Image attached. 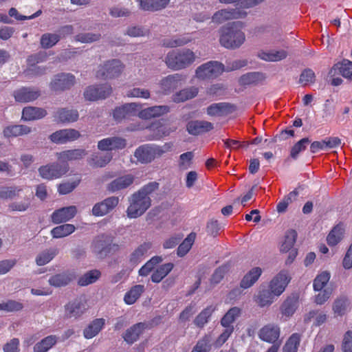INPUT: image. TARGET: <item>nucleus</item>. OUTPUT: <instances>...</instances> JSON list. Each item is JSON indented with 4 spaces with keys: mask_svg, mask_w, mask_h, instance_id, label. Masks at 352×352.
<instances>
[{
    "mask_svg": "<svg viewBox=\"0 0 352 352\" xmlns=\"http://www.w3.org/2000/svg\"><path fill=\"white\" fill-rule=\"evenodd\" d=\"M280 336V329L277 325L269 324L261 329L259 338L269 343L276 342Z\"/></svg>",
    "mask_w": 352,
    "mask_h": 352,
    "instance_id": "23",
    "label": "nucleus"
},
{
    "mask_svg": "<svg viewBox=\"0 0 352 352\" xmlns=\"http://www.w3.org/2000/svg\"><path fill=\"white\" fill-rule=\"evenodd\" d=\"M241 309L236 307L230 309L221 320V325L225 328L234 327L232 323L239 317Z\"/></svg>",
    "mask_w": 352,
    "mask_h": 352,
    "instance_id": "48",
    "label": "nucleus"
},
{
    "mask_svg": "<svg viewBox=\"0 0 352 352\" xmlns=\"http://www.w3.org/2000/svg\"><path fill=\"white\" fill-rule=\"evenodd\" d=\"M174 265L172 263H167L160 265L153 272L151 279L152 282L158 283L161 282L173 269Z\"/></svg>",
    "mask_w": 352,
    "mask_h": 352,
    "instance_id": "36",
    "label": "nucleus"
},
{
    "mask_svg": "<svg viewBox=\"0 0 352 352\" xmlns=\"http://www.w3.org/2000/svg\"><path fill=\"white\" fill-rule=\"evenodd\" d=\"M297 238V232L294 230H288L285 236L283 242L280 245V251L287 252L289 250H294L293 247L296 243Z\"/></svg>",
    "mask_w": 352,
    "mask_h": 352,
    "instance_id": "50",
    "label": "nucleus"
},
{
    "mask_svg": "<svg viewBox=\"0 0 352 352\" xmlns=\"http://www.w3.org/2000/svg\"><path fill=\"white\" fill-rule=\"evenodd\" d=\"M182 80L183 77L181 74H171L162 78L160 82V86L164 94H168L176 89Z\"/></svg>",
    "mask_w": 352,
    "mask_h": 352,
    "instance_id": "19",
    "label": "nucleus"
},
{
    "mask_svg": "<svg viewBox=\"0 0 352 352\" xmlns=\"http://www.w3.org/2000/svg\"><path fill=\"white\" fill-rule=\"evenodd\" d=\"M58 251L55 248H50L40 252L36 257L35 261L37 265L43 266L49 263L57 254Z\"/></svg>",
    "mask_w": 352,
    "mask_h": 352,
    "instance_id": "46",
    "label": "nucleus"
},
{
    "mask_svg": "<svg viewBox=\"0 0 352 352\" xmlns=\"http://www.w3.org/2000/svg\"><path fill=\"white\" fill-rule=\"evenodd\" d=\"M31 128L23 124H11L6 126L3 130L4 138L10 139L28 135L31 133Z\"/></svg>",
    "mask_w": 352,
    "mask_h": 352,
    "instance_id": "27",
    "label": "nucleus"
},
{
    "mask_svg": "<svg viewBox=\"0 0 352 352\" xmlns=\"http://www.w3.org/2000/svg\"><path fill=\"white\" fill-rule=\"evenodd\" d=\"M100 275L101 273L98 270H90L78 279V283L80 286H87L95 283L100 277Z\"/></svg>",
    "mask_w": 352,
    "mask_h": 352,
    "instance_id": "52",
    "label": "nucleus"
},
{
    "mask_svg": "<svg viewBox=\"0 0 352 352\" xmlns=\"http://www.w3.org/2000/svg\"><path fill=\"white\" fill-rule=\"evenodd\" d=\"M316 75L314 71L311 69H304L300 75L299 78V83L302 84L304 86H306L309 84H312L315 82Z\"/></svg>",
    "mask_w": 352,
    "mask_h": 352,
    "instance_id": "62",
    "label": "nucleus"
},
{
    "mask_svg": "<svg viewBox=\"0 0 352 352\" xmlns=\"http://www.w3.org/2000/svg\"><path fill=\"white\" fill-rule=\"evenodd\" d=\"M87 155V151L85 149L78 148L74 150H67L60 153H57L58 160L63 164H67V161L77 160L82 159Z\"/></svg>",
    "mask_w": 352,
    "mask_h": 352,
    "instance_id": "30",
    "label": "nucleus"
},
{
    "mask_svg": "<svg viewBox=\"0 0 352 352\" xmlns=\"http://www.w3.org/2000/svg\"><path fill=\"white\" fill-rule=\"evenodd\" d=\"M291 280V276L287 270L280 271L270 282V289L276 296H280Z\"/></svg>",
    "mask_w": 352,
    "mask_h": 352,
    "instance_id": "11",
    "label": "nucleus"
},
{
    "mask_svg": "<svg viewBox=\"0 0 352 352\" xmlns=\"http://www.w3.org/2000/svg\"><path fill=\"white\" fill-rule=\"evenodd\" d=\"M118 246L113 243L111 237L106 235L98 236L92 242L91 249L94 254L100 258L106 257L112 251L118 249Z\"/></svg>",
    "mask_w": 352,
    "mask_h": 352,
    "instance_id": "7",
    "label": "nucleus"
},
{
    "mask_svg": "<svg viewBox=\"0 0 352 352\" xmlns=\"http://www.w3.org/2000/svg\"><path fill=\"white\" fill-rule=\"evenodd\" d=\"M68 170L67 164L52 163L41 166L38 170L43 179L52 180L62 177Z\"/></svg>",
    "mask_w": 352,
    "mask_h": 352,
    "instance_id": "8",
    "label": "nucleus"
},
{
    "mask_svg": "<svg viewBox=\"0 0 352 352\" xmlns=\"http://www.w3.org/2000/svg\"><path fill=\"white\" fill-rule=\"evenodd\" d=\"M125 65L119 59H111L100 64L96 71V77L104 80L118 78L124 70Z\"/></svg>",
    "mask_w": 352,
    "mask_h": 352,
    "instance_id": "4",
    "label": "nucleus"
},
{
    "mask_svg": "<svg viewBox=\"0 0 352 352\" xmlns=\"http://www.w3.org/2000/svg\"><path fill=\"white\" fill-rule=\"evenodd\" d=\"M192 40V37L189 34H186L182 36L164 38L162 41V45L166 47H176L184 45Z\"/></svg>",
    "mask_w": 352,
    "mask_h": 352,
    "instance_id": "37",
    "label": "nucleus"
},
{
    "mask_svg": "<svg viewBox=\"0 0 352 352\" xmlns=\"http://www.w3.org/2000/svg\"><path fill=\"white\" fill-rule=\"evenodd\" d=\"M126 140L121 137L113 136L104 138L98 142V148L102 151H111L125 148Z\"/></svg>",
    "mask_w": 352,
    "mask_h": 352,
    "instance_id": "14",
    "label": "nucleus"
},
{
    "mask_svg": "<svg viewBox=\"0 0 352 352\" xmlns=\"http://www.w3.org/2000/svg\"><path fill=\"white\" fill-rule=\"evenodd\" d=\"M170 108L167 105H159L148 107L138 113V117L141 119L148 120L155 117H159L169 112Z\"/></svg>",
    "mask_w": 352,
    "mask_h": 352,
    "instance_id": "26",
    "label": "nucleus"
},
{
    "mask_svg": "<svg viewBox=\"0 0 352 352\" xmlns=\"http://www.w3.org/2000/svg\"><path fill=\"white\" fill-rule=\"evenodd\" d=\"M163 261L162 257L160 256H153L139 270V274L142 276H147L155 267Z\"/></svg>",
    "mask_w": 352,
    "mask_h": 352,
    "instance_id": "56",
    "label": "nucleus"
},
{
    "mask_svg": "<svg viewBox=\"0 0 352 352\" xmlns=\"http://www.w3.org/2000/svg\"><path fill=\"white\" fill-rule=\"evenodd\" d=\"M243 23L237 21L221 28L219 42L227 49H237L245 41V33L241 30Z\"/></svg>",
    "mask_w": 352,
    "mask_h": 352,
    "instance_id": "1",
    "label": "nucleus"
},
{
    "mask_svg": "<svg viewBox=\"0 0 352 352\" xmlns=\"http://www.w3.org/2000/svg\"><path fill=\"white\" fill-rule=\"evenodd\" d=\"M105 320L96 318L92 320L83 330V336L86 339H91L96 336L104 328Z\"/></svg>",
    "mask_w": 352,
    "mask_h": 352,
    "instance_id": "31",
    "label": "nucleus"
},
{
    "mask_svg": "<svg viewBox=\"0 0 352 352\" xmlns=\"http://www.w3.org/2000/svg\"><path fill=\"white\" fill-rule=\"evenodd\" d=\"M75 278L76 274L74 272L66 271L51 276L48 280V283L51 286L60 287L66 286Z\"/></svg>",
    "mask_w": 352,
    "mask_h": 352,
    "instance_id": "25",
    "label": "nucleus"
},
{
    "mask_svg": "<svg viewBox=\"0 0 352 352\" xmlns=\"http://www.w3.org/2000/svg\"><path fill=\"white\" fill-rule=\"evenodd\" d=\"M349 305V300L346 298L340 297L338 298L335 300L333 306L334 313L339 316L344 315L347 311Z\"/></svg>",
    "mask_w": 352,
    "mask_h": 352,
    "instance_id": "60",
    "label": "nucleus"
},
{
    "mask_svg": "<svg viewBox=\"0 0 352 352\" xmlns=\"http://www.w3.org/2000/svg\"><path fill=\"white\" fill-rule=\"evenodd\" d=\"M134 181L133 175H124L117 177L107 184V190L111 192H115L128 188Z\"/></svg>",
    "mask_w": 352,
    "mask_h": 352,
    "instance_id": "22",
    "label": "nucleus"
},
{
    "mask_svg": "<svg viewBox=\"0 0 352 352\" xmlns=\"http://www.w3.org/2000/svg\"><path fill=\"white\" fill-rule=\"evenodd\" d=\"M144 292V286L142 285H136L132 287L124 295V302L129 305L134 304Z\"/></svg>",
    "mask_w": 352,
    "mask_h": 352,
    "instance_id": "42",
    "label": "nucleus"
},
{
    "mask_svg": "<svg viewBox=\"0 0 352 352\" xmlns=\"http://www.w3.org/2000/svg\"><path fill=\"white\" fill-rule=\"evenodd\" d=\"M112 93V87L108 83L100 85H91L86 88L84 91V97L87 100L96 101L105 99Z\"/></svg>",
    "mask_w": 352,
    "mask_h": 352,
    "instance_id": "9",
    "label": "nucleus"
},
{
    "mask_svg": "<svg viewBox=\"0 0 352 352\" xmlns=\"http://www.w3.org/2000/svg\"><path fill=\"white\" fill-rule=\"evenodd\" d=\"M46 115L47 111L40 107H26L22 111V118L28 121L38 120L44 118Z\"/></svg>",
    "mask_w": 352,
    "mask_h": 352,
    "instance_id": "35",
    "label": "nucleus"
},
{
    "mask_svg": "<svg viewBox=\"0 0 352 352\" xmlns=\"http://www.w3.org/2000/svg\"><path fill=\"white\" fill-rule=\"evenodd\" d=\"M198 94V89L195 87H190L177 92L173 96V100L175 102H183L188 100L195 98Z\"/></svg>",
    "mask_w": 352,
    "mask_h": 352,
    "instance_id": "38",
    "label": "nucleus"
},
{
    "mask_svg": "<svg viewBox=\"0 0 352 352\" xmlns=\"http://www.w3.org/2000/svg\"><path fill=\"white\" fill-rule=\"evenodd\" d=\"M41 95L40 90L36 87H23L13 92V96L16 102H29L35 100Z\"/></svg>",
    "mask_w": 352,
    "mask_h": 352,
    "instance_id": "16",
    "label": "nucleus"
},
{
    "mask_svg": "<svg viewBox=\"0 0 352 352\" xmlns=\"http://www.w3.org/2000/svg\"><path fill=\"white\" fill-rule=\"evenodd\" d=\"M263 79V75L259 72H249L239 78V84L241 85H250L256 84Z\"/></svg>",
    "mask_w": 352,
    "mask_h": 352,
    "instance_id": "51",
    "label": "nucleus"
},
{
    "mask_svg": "<svg viewBox=\"0 0 352 352\" xmlns=\"http://www.w3.org/2000/svg\"><path fill=\"white\" fill-rule=\"evenodd\" d=\"M248 12L239 8L221 9L216 12L212 16L213 23L221 24L226 21L237 19H244Z\"/></svg>",
    "mask_w": 352,
    "mask_h": 352,
    "instance_id": "10",
    "label": "nucleus"
},
{
    "mask_svg": "<svg viewBox=\"0 0 352 352\" xmlns=\"http://www.w3.org/2000/svg\"><path fill=\"white\" fill-rule=\"evenodd\" d=\"M148 327L146 322H138L127 329L122 336L124 340L129 344L135 342L142 334L144 331Z\"/></svg>",
    "mask_w": 352,
    "mask_h": 352,
    "instance_id": "20",
    "label": "nucleus"
},
{
    "mask_svg": "<svg viewBox=\"0 0 352 352\" xmlns=\"http://www.w3.org/2000/svg\"><path fill=\"white\" fill-rule=\"evenodd\" d=\"M194 157L193 153L188 151L179 156L178 166L181 170H187L190 167L192 160Z\"/></svg>",
    "mask_w": 352,
    "mask_h": 352,
    "instance_id": "63",
    "label": "nucleus"
},
{
    "mask_svg": "<svg viewBox=\"0 0 352 352\" xmlns=\"http://www.w3.org/2000/svg\"><path fill=\"white\" fill-rule=\"evenodd\" d=\"M275 294L270 289H263L258 292L256 302L261 307L269 306L274 302Z\"/></svg>",
    "mask_w": 352,
    "mask_h": 352,
    "instance_id": "41",
    "label": "nucleus"
},
{
    "mask_svg": "<svg viewBox=\"0 0 352 352\" xmlns=\"http://www.w3.org/2000/svg\"><path fill=\"white\" fill-rule=\"evenodd\" d=\"M58 341L56 336H48L37 342L34 346V352H47L50 350Z\"/></svg>",
    "mask_w": 352,
    "mask_h": 352,
    "instance_id": "43",
    "label": "nucleus"
},
{
    "mask_svg": "<svg viewBox=\"0 0 352 352\" xmlns=\"http://www.w3.org/2000/svg\"><path fill=\"white\" fill-rule=\"evenodd\" d=\"M119 203V198L118 197H109L101 202L96 204L92 208V214L96 217H102L113 208H115Z\"/></svg>",
    "mask_w": 352,
    "mask_h": 352,
    "instance_id": "15",
    "label": "nucleus"
},
{
    "mask_svg": "<svg viewBox=\"0 0 352 352\" xmlns=\"http://www.w3.org/2000/svg\"><path fill=\"white\" fill-rule=\"evenodd\" d=\"M151 198L142 197L137 192L134 193L126 210L128 217L134 219L140 217L151 206Z\"/></svg>",
    "mask_w": 352,
    "mask_h": 352,
    "instance_id": "5",
    "label": "nucleus"
},
{
    "mask_svg": "<svg viewBox=\"0 0 352 352\" xmlns=\"http://www.w3.org/2000/svg\"><path fill=\"white\" fill-rule=\"evenodd\" d=\"M112 159L111 153H96L92 155L89 164L94 167H104Z\"/></svg>",
    "mask_w": 352,
    "mask_h": 352,
    "instance_id": "47",
    "label": "nucleus"
},
{
    "mask_svg": "<svg viewBox=\"0 0 352 352\" xmlns=\"http://www.w3.org/2000/svg\"><path fill=\"white\" fill-rule=\"evenodd\" d=\"M31 202V199L26 197L21 201H14L10 204L8 209L11 211L25 212L30 207Z\"/></svg>",
    "mask_w": 352,
    "mask_h": 352,
    "instance_id": "59",
    "label": "nucleus"
},
{
    "mask_svg": "<svg viewBox=\"0 0 352 352\" xmlns=\"http://www.w3.org/2000/svg\"><path fill=\"white\" fill-rule=\"evenodd\" d=\"M22 188L19 186H0V198L12 199L19 195Z\"/></svg>",
    "mask_w": 352,
    "mask_h": 352,
    "instance_id": "55",
    "label": "nucleus"
},
{
    "mask_svg": "<svg viewBox=\"0 0 352 352\" xmlns=\"http://www.w3.org/2000/svg\"><path fill=\"white\" fill-rule=\"evenodd\" d=\"M75 230L76 228L74 225L65 223L54 228L50 232L53 238L59 239L67 236Z\"/></svg>",
    "mask_w": 352,
    "mask_h": 352,
    "instance_id": "45",
    "label": "nucleus"
},
{
    "mask_svg": "<svg viewBox=\"0 0 352 352\" xmlns=\"http://www.w3.org/2000/svg\"><path fill=\"white\" fill-rule=\"evenodd\" d=\"M80 133L74 129H65L58 130L50 136V140L58 144H65L77 140L80 137Z\"/></svg>",
    "mask_w": 352,
    "mask_h": 352,
    "instance_id": "13",
    "label": "nucleus"
},
{
    "mask_svg": "<svg viewBox=\"0 0 352 352\" xmlns=\"http://www.w3.org/2000/svg\"><path fill=\"white\" fill-rule=\"evenodd\" d=\"M263 271L259 267H255L251 269L242 278L240 285L243 289H248L252 287L261 276Z\"/></svg>",
    "mask_w": 352,
    "mask_h": 352,
    "instance_id": "33",
    "label": "nucleus"
},
{
    "mask_svg": "<svg viewBox=\"0 0 352 352\" xmlns=\"http://www.w3.org/2000/svg\"><path fill=\"white\" fill-rule=\"evenodd\" d=\"M212 342L213 337L212 334H206L197 342L191 352H209Z\"/></svg>",
    "mask_w": 352,
    "mask_h": 352,
    "instance_id": "40",
    "label": "nucleus"
},
{
    "mask_svg": "<svg viewBox=\"0 0 352 352\" xmlns=\"http://www.w3.org/2000/svg\"><path fill=\"white\" fill-rule=\"evenodd\" d=\"M298 307V297L296 295L288 297L281 306V312L286 316H292Z\"/></svg>",
    "mask_w": 352,
    "mask_h": 352,
    "instance_id": "39",
    "label": "nucleus"
},
{
    "mask_svg": "<svg viewBox=\"0 0 352 352\" xmlns=\"http://www.w3.org/2000/svg\"><path fill=\"white\" fill-rule=\"evenodd\" d=\"M336 74H340L344 78L352 80V61L343 60L335 64L329 72V76L333 77Z\"/></svg>",
    "mask_w": 352,
    "mask_h": 352,
    "instance_id": "21",
    "label": "nucleus"
},
{
    "mask_svg": "<svg viewBox=\"0 0 352 352\" xmlns=\"http://www.w3.org/2000/svg\"><path fill=\"white\" fill-rule=\"evenodd\" d=\"M330 279V274L323 272L319 274L314 280V289L315 291H321Z\"/></svg>",
    "mask_w": 352,
    "mask_h": 352,
    "instance_id": "61",
    "label": "nucleus"
},
{
    "mask_svg": "<svg viewBox=\"0 0 352 352\" xmlns=\"http://www.w3.org/2000/svg\"><path fill=\"white\" fill-rule=\"evenodd\" d=\"M171 147V143H166L163 146L144 144L136 148L134 157L142 164H148L170 151Z\"/></svg>",
    "mask_w": 352,
    "mask_h": 352,
    "instance_id": "2",
    "label": "nucleus"
},
{
    "mask_svg": "<svg viewBox=\"0 0 352 352\" xmlns=\"http://www.w3.org/2000/svg\"><path fill=\"white\" fill-rule=\"evenodd\" d=\"M151 248V243L146 242L141 244L131 253L130 261L134 264L138 263L144 258V256Z\"/></svg>",
    "mask_w": 352,
    "mask_h": 352,
    "instance_id": "44",
    "label": "nucleus"
},
{
    "mask_svg": "<svg viewBox=\"0 0 352 352\" xmlns=\"http://www.w3.org/2000/svg\"><path fill=\"white\" fill-rule=\"evenodd\" d=\"M65 315L67 318H78L86 311L87 307L86 302L76 299L65 305Z\"/></svg>",
    "mask_w": 352,
    "mask_h": 352,
    "instance_id": "18",
    "label": "nucleus"
},
{
    "mask_svg": "<svg viewBox=\"0 0 352 352\" xmlns=\"http://www.w3.org/2000/svg\"><path fill=\"white\" fill-rule=\"evenodd\" d=\"M126 96L128 98H141L148 99L150 98L151 94L148 89L135 87L129 89L126 93Z\"/></svg>",
    "mask_w": 352,
    "mask_h": 352,
    "instance_id": "64",
    "label": "nucleus"
},
{
    "mask_svg": "<svg viewBox=\"0 0 352 352\" xmlns=\"http://www.w3.org/2000/svg\"><path fill=\"white\" fill-rule=\"evenodd\" d=\"M78 112L74 109H60L54 113L55 120L60 122H73L78 120Z\"/></svg>",
    "mask_w": 352,
    "mask_h": 352,
    "instance_id": "32",
    "label": "nucleus"
},
{
    "mask_svg": "<svg viewBox=\"0 0 352 352\" xmlns=\"http://www.w3.org/2000/svg\"><path fill=\"white\" fill-rule=\"evenodd\" d=\"M224 72V65L218 61H208L196 69V76L202 80L213 79Z\"/></svg>",
    "mask_w": 352,
    "mask_h": 352,
    "instance_id": "6",
    "label": "nucleus"
},
{
    "mask_svg": "<svg viewBox=\"0 0 352 352\" xmlns=\"http://www.w3.org/2000/svg\"><path fill=\"white\" fill-rule=\"evenodd\" d=\"M140 9L144 11L155 12L165 8L170 0H138Z\"/></svg>",
    "mask_w": 352,
    "mask_h": 352,
    "instance_id": "29",
    "label": "nucleus"
},
{
    "mask_svg": "<svg viewBox=\"0 0 352 352\" xmlns=\"http://www.w3.org/2000/svg\"><path fill=\"white\" fill-rule=\"evenodd\" d=\"M219 1L221 3L234 4L239 6L240 8L243 9H248L260 5L265 2V0H219Z\"/></svg>",
    "mask_w": 352,
    "mask_h": 352,
    "instance_id": "49",
    "label": "nucleus"
},
{
    "mask_svg": "<svg viewBox=\"0 0 352 352\" xmlns=\"http://www.w3.org/2000/svg\"><path fill=\"white\" fill-rule=\"evenodd\" d=\"M300 341V338L298 333L292 334L285 344L283 352H297Z\"/></svg>",
    "mask_w": 352,
    "mask_h": 352,
    "instance_id": "58",
    "label": "nucleus"
},
{
    "mask_svg": "<svg viewBox=\"0 0 352 352\" xmlns=\"http://www.w3.org/2000/svg\"><path fill=\"white\" fill-rule=\"evenodd\" d=\"M77 213V208L74 206L63 207L56 210L51 215L54 223H60L72 219Z\"/></svg>",
    "mask_w": 352,
    "mask_h": 352,
    "instance_id": "17",
    "label": "nucleus"
},
{
    "mask_svg": "<svg viewBox=\"0 0 352 352\" xmlns=\"http://www.w3.org/2000/svg\"><path fill=\"white\" fill-rule=\"evenodd\" d=\"M195 60V54L190 49L173 50L166 57V65L175 70L186 68L193 63Z\"/></svg>",
    "mask_w": 352,
    "mask_h": 352,
    "instance_id": "3",
    "label": "nucleus"
},
{
    "mask_svg": "<svg viewBox=\"0 0 352 352\" xmlns=\"http://www.w3.org/2000/svg\"><path fill=\"white\" fill-rule=\"evenodd\" d=\"M196 234L191 232L187 236L184 241L179 245L177 248V255L180 257L185 256L192 248L195 240Z\"/></svg>",
    "mask_w": 352,
    "mask_h": 352,
    "instance_id": "53",
    "label": "nucleus"
},
{
    "mask_svg": "<svg viewBox=\"0 0 352 352\" xmlns=\"http://www.w3.org/2000/svg\"><path fill=\"white\" fill-rule=\"evenodd\" d=\"M213 311L214 309L212 306L207 307L197 316L194 320V324L198 327H203L208 323Z\"/></svg>",
    "mask_w": 352,
    "mask_h": 352,
    "instance_id": "54",
    "label": "nucleus"
},
{
    "mask_svg": "<svg viewBox=\"0 0 352 352\" xmlns=\"http://www.w3.org/2000/svg\"><path fill=\"white\" fill-rule=\"evenodd\" d=\"M213 129V124L208 121L194 120L187 124L186 129L188 133L192 135H198L210 131Z\"/></svg>",
    "mask_w": 352,
    "mask_h": 352,
    "instance_id": "24",
    "label": "nucleus"
},
{
    "mask_svg": "<svg viewBox=\"0 0 352 352\" xmlns=\"http://www.w3.org/2000/svg\"><path fill=\"white\" fill-rule=\"evenodd\" d=\"M345 232V227L342 223L335 226L327 237L329 245H336L343 238Z\"/></svg>",
    "mask_w": 352,
    "mask_h": 352,
    "instance_id": "34",
    "label": "nucleus"
},
{
    "mask_svg": "<svg viewBox=\"0 0 352 352\" xmlns=\"http://www.w3.org/2000/svg\"><path fill=\"white\" fill-rule=\"evenodd\" d=\"M75 83V76L71 74H59L54 76L50 82V88L56 91L69 89Z\"/></svg>",
    "mask_w": 352,
    "mask_h": 352,
    "instance_id": "12",
    "label": "nucleus"
},
{
    "mask_svg": "<svg viewBox=\"0 0 352 352\" xmlns=\"http://www.w3.org/2000/svg\"><path fill=\"white\" fill-rule=\"evenodd\" d=\"M60 40V35L45 33L41 38V45L43 48L48 49L55 45Z\"/></svg>",
    "mask_w": 352,
    "mask_h": 352,
    "instance_id": "57",
    "label": "nucleus"
},
{
    "mask_svg": "<svg viewBox=\"0 0 352 352\" xmlns=\"http://www.w3.org/2000/svg\"><path fill=\"white\" fill-rule=\"evenodd\" d=\"M288 53L285 50H270L261 51L258 53V57L268 62H278L287 58Z\"/></svg>",
    "mask_w": 352,
    "mask_h": 352,
    "instance_id": "28",
    "label": "nucleus"
}]
</instances>
